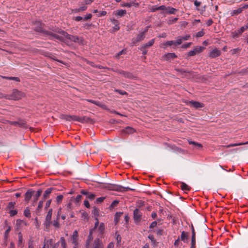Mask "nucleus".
Masks as SVG:
<instances>
[{
    "mask_svg": "<svg viewBox=\"0 0 248 248\" xmlns=\"http://www.w3.org/2000/svg\"><path fill=\"white\" fill-rule=\"evenodd\" d=\"M51 202V200H48L46 202V205H45V209H46L47 208H48L50 206Z\"/></svg>",
    "mask_w": 248,
    "mask_h": 248,
    "instance_id": "nucleus-63",
    "label": "nucleus"
},
{
    "mask_svg": "<svg viewBox=\"0 0 248 248\" xmlns=\"http://www.w3.org/2000/svg\"><path fill=\"white\" fill-rule=\"evenodd\" d=\"M183 41L181 39V38L180 37H178V38L177 39V40L174 42V45H179L182 44Z\"/></svg>",
    "mask_w": 248,
    "mask_h": 248,
    "instance_id": "nucleus-48",
    "label": "nucleus"
},
{
    "mask_svg": "<svg viewBox=\"0 0 248 248\" xmlns=\"http://www.w3.org/2000/svg\"><path fill=\"white\" fill-rule=\"evenodd\" d=\"M92 213L93 214L95 218H98V217L99 216V209L94 207L92 210Z\"/></svg>",
    "mask_w": 248,
    "mask_h": 248,
    "instance_id": "nucleus-29",
    "label": "nucleus"
},
{
    "mask_svg": "<svg viewBox=\"0 0 248 248\" xmlns=\"http://www.w3.org/2000/svg\"><path fill=\"white\" fill-rule=\"evenodd\" d=\"M92 17V15L91 14H88L83 18L84 20H87L88 19H90Z\"/></svg>",
    "mask_w": 248,
    "mask_h": 248,
    "instance_id": "nucleus-53",
    "label": "nucleus"
},
{
    "mask_svg": "<svg viewBox=\"0 0 248 248\" xmlns=\"http://www.w3.org/2000/svg\"><path fill=\"white\" fill-rule=\"evenodd\" d=\"M74 19L76 21H80L82 20H83V18L80 16H77L74 18Z\"/></svg>",
    "mask_w": 248,
    "mask_h": 248,
    "instance_id": "nucleus-62",
    "label": "nucleus"
},
{
    "mask_svg": "<svg viewBox=\"0 0 248 248\" xmlns=\"http://www.w3.org/2000/svg\"><path fill=\"white\" fill-rule=\"evenodd\" d=\"M87 198L91 200H93L95 198V195L89 192L87 196Z\"/></svg>",
    "mask_w": 248,
    "mask_h": 248,
    "instance_id": "nucleus-54",
    "label": "nucleus"
},
{
    "mask_svg": "<svg viewBox=\"0 0 248 248\" xmlns=\"http://www.w3.org/2000/svg\"><path fill=\"white\" fill-rule=\"evenodd\" d=\"M178 18H177V17L171 18L169 20L168 23L169 24H171L172 23L176 22L178 20Z\"/></svg>",
    "mask_w": 248,
    "mask_h": 248,
    "instance_id": "nucleus-42",
    "label": "nucleus"
},
{
    "mask_svg": "<svg viewBox=\"0 0 248 248\" xmlns=\"http://www.w3.org/2000/svg\"><path fill=\"white\" fill-rule=\"evenodd\" d=\"M157 225V222L156 221H154L151 223L150 224L149 228L150 229H153Z\"/></svg>",
    "mask_w": 248,
    "mask_h": 248,
    "instance_id": "nucleus-60",
    "label": "nucleus"
},
{
    "mask_svg": "<svg viewBox=\"0 0 248 248\" xmlns=\"http://www.w3.org/2000/svg\"><path fill=\"white\" fill-rule=\"evenodd\" d=\"M34 192L32 189L28 190L25 194V201L28 202L31 199Z\"/></svg>",
    "mask_w": 248,
    "mask_h": 248,
    "instance_id": "nucleus-12",
    "label": "nucleus"
},
{
    "mask_svg": "<svg viewBox=\"0 0 248 248\" xmlns=\"http://www.w3.org/2000/svg\"><path fill=\"white\" fill-rule=\"evenodd\" d=\"M204 47L202 46H196L192 50H190L188 53V57L194 56L201 52Z\"/></svg>",
    "mask_w": 248,
    "mask_h": 248,
    "instance_id": "nucleus-6",
    "label": "nucleus"
},
{
    "mask_svg": "<svg viewBox=\"0 0 248 248\" xmlns=\"http://www.w3.org/2000/svg\"><path fill=\"white\" fill-rule=\"evenodd\" d=\"M142 214L139 208H136L133 211V219L136 224H138L141 219Z\"/></svg>",
    "mask_w": 248,
    "mask_h": 248,
    "instance_id": "nucleus-4",
    "label": "nucleus"
},
{
    "mask_svg": "<svg viewBox=\"0 0 248 248\" xmlns=\"http://www.w3.org/2000/svg\"><path fill=\"white\" fill-rule=\"evenodd\" d=\"M54 189H55V188L54 187H50V188H47L45 190V191L43 194V198L44 199H46Z\"/></svg>",
    "mask_w": 248,
    "mask_h": 248,
    "instance_id": "nucleus-16",
    "label": "nucleus"
},
{
    "mask_svg": "<svg viewBox=\"0 0 248 248\" xmlns=\"http://www.w3.org/2000/svg\"><path fill=\"white\" fill-rule=\"evenodd\" d=\"M24 93L16 89H14L10 94L6 95L5 97L9 100H19L24 96Z\"/></svg>",
    "mask_w": 248,
    "mask_h": 248,
    "instance_id": "nucleus-3",
    "label": "nucleus"
},
{
    "mask_svg": "<svg viewBox=\"0 0 248 248\" xmlns=\"http://www.w3.org/2000/svg\"><path fill=\"white\" fill-rule=\"evenodd\" d=\"M63 196L62 195H60L57 196L56 201L58 202H61L63 199Z\"/></svg>",
    "mask_w": 248,
    "mask_h": 248,
    "instance_id": "nucleus-55",
    "label": "nucleus"
},
{
    "mask_svg": "<svg viewBox=\"0 0 248 248\" xmlns=\"http://www.w3.org/2000/svg\"><path fill=\"white\" fill-rule=\"evenodd\" d=\"M181 187L182 189L183 190L188 191L190 190V187H189V186L184 183H182Z\"/></svg>",
    "mask_w": 248,
    "mask_h": 248,
    "instance_id": "nucleus-33",
    "label": "nucleus"
},
{
    "mask_svg": "<svg viewBox=\"0 0 248 248\" xmlns=\"http://www.w3.org/2000/svg\"><path fill=\"white\" fill-rule=\"evenodd\" d=\"M188 142L190 144H192V145H194L197 148H200L202 147V145L201 144L197 143L196 142L193 141H188Z\"/></svg>",
    "mask_w": 248,
    "mask_h": 248,
    "instance_id": "nucleus-32",
    "label": "nucleus"
},
{
    "mask_svg": "<svg viewBox=\"0 0 248 248\" xmlns=\"http://www.w3.org/2000/svg\"><path fill=\"white\" fill-rule=\"evenodd\" d=\"M243 11V8L240 7L238 8L237 9L232 10L231 13V15L232 16L238 15L242 13Z\"/></svg>",
    "mask_w": 248,
    "mask_h": 248,
    "instance_id": "nucleus-24",
    "label": "nucleus"
},
{
    "mask_svg": "<svg viewBox=\"0 0 248 248\" xmlns=\"http://www.w3.org/2000/svg\"><path fill=\"white\" fill-rule=\"evenodd\" d=\"M165 59L167 61L174 59L177 57V56L174 53H168L164 55Z\"/></svg>",
    "mask_w": 248,
    "mask_h": 248,
    "instance_id": "nucleus-17",
    "label": "nucleus"
},
{
    "mask_svg": "<svg viewBox=\"0 0 248 248\" xmlns=\"http://www.w3.org/2000/svg\"><path fill=\"white\" fill-rule=\"evenodd\" d=\"M168 10L167 11V13L170 14H175V12L177 11V10L174 8L168 7Z\"/></svg>",
    "mask_w": 248,
    "mask_h": 248,
    "instance_id": "nucleus-37",
    "label": "nucleus"
},
{
    "mask_svg": "<svg viewBox=\"0 0 248 248\" xmlns=\"http://www.w3.org/2000/svg\"><path fill=\"white\" fill-rule=\"evenodd\" d=\"M115 92L119 93L120 94H122V95H125V94H127V93L126 92H125L124 91L115 90Z\"/></svg>",
    "mask_w": 248,
    "mask_h": 248,
    "instance_id": "nucleus-61",
    "label": "nucleus"
},
{
    "mask_svg": "<svg viewBox=\"0 0 248 248\" xmlns=\"http://www.w3.org/2000/svg\"><path fill=\"white\" fill-rule=\"evenodd\" d=\"M204 34V32L203 31V30L198 31L196 34V37H197V38H199V37H202V36H203Z\"/></svg>",
    "mask_w": 248,
    "mask_h": 248,
    "instance_id": "nucleus-41",
    "label": "nucleus"
},
{
    "mask_svg": "<svg viewBox=\"0 0 248 248\" xmlns=\"http://www.w3.org/2000/svg\"><path fill=\"white\" fill-rule=\"evenodd\" d=\"M53 225L55 226V227H59V223L58 221V218L56 220H54L53 222Z\"/></svg>",
    "mask_w": 248,
    "mask_h": 248,
    "instance_id": "nucleus-59",
    "label": "nucleus"
},
{
    "mask_svg": "<svg viewBox=\"0 0 248 248\" xmlns=\"http://www.w3.org/2000/svg\"><path fill=\"white\" fill-rule=\"evenodd\" d=\"M43 201H40L38 203V205L37 210H39L40 209H41L43 207Z\"/></svg>",
    "mask_w": 248,
    "mask_h": 248,
    "instance_id": "nucleus-64",
    "label": "nucleus"
},
{
    "mask_svg": "<svg viewBox=\"0 0 248 248\" xmlns=\"http://www.w3.org/2000/svg\"><path fill=\"white\" fill-rule=\"evenodd\" d=\"M78 232L77 230L74 231L72 236L71 237V241L72 243L74 245V247H78Z\"/></svg>",
    "mask_w": 248,
    "mask_h": 248,
    "instance_id": "nucleus-10",
    "label": "nucleus"
},
{
    "mask_svg": "<svg viewBox=\"0 0 248 248\" xmlns=\"http://www.w3.org/2000/svg\"><path fill=\"white\" fill-rule=\"evenodd\" d=\"M105 231V225L104 223L101 222L99 224L98 228V232L100 234H103Z\"/></svg>",
    "mask_w": 248,
    "mask_h": 248,
    "instance_id": "nucleus-21",
    "label": "nucleus"
},
{
    "mask_svg": "<svg viewBox=\"0 0 248 248\" xmlns=\"http://www.w3.org/2000/svg\"><path fill=\"white\" fill-rule=\"evenodd\" d=\"M183 41L187 40L190 38V35L186 34L184 36H180Z\"/></svg>",
    "mask_w": 248,
    "mask_h": 248,
    "instance_id": "nucleus-57",
    "label": "nucleus"
},
{
    "mask_svg": "<svg viewBox=\"0 0 248 248\" xmlns=\"http://www.w3.org/2000/svg\"><path fill=\"white\" fill-rule=\"evenodd\" d=\"M71 120L81 122V118L76 116H72Z\"/></svg>",
    "mask_w": 248,
    "mask_h": 248,
    "instance_id": "nucleus-50",
    "label": "nucleus"
},
{
    "mask_svg": "<svg viewBox=\"0 0 248 248\" xmlns=\"http://www.w3.org/2000/svg\"><path fill=\"white\" fill-rule=\"evenodd\" d=\"M189 104L191 105L195 108H200L204 107L203 104L198 101H190Z\"/></svg>",
    "mask_w": 248,
    "mask_h": 248,
    "instance_id": "nucleus-11",
    "label": "nucleus"
},
{
    "mask_svg": "<svg viewBox=\"0 0 248 248\" xmlns=\"http://www.w3.org/2000/svg\"><path fill=\"white\" fill-rule=\"evenodd\" d=\"M187 239L188 236L187 233L185 232L184 231H183L181 235V240L184 242H187Z\"/></svg>",
    "mask_w": 248,
    "mask_h": 248,
    "instance_id": "nucleus-25",
    "label": "nucleus"
},
{
    "mask_svg": "<svg viewBox=\"0 0 248 248\" xmlns=\"http://www.w3.org/2000/svg\"><path fill=\"white\" fill-rule=\"evenodd\" d=\"M248 144V141L246 142H240V143H234V144H230L226 146L227 148H230L232 147H234L237 146H240L242 145H245Z\"/></svg>",
    "mask_w": 248,
    "mask_h": 248,
    "instance_id": "nucleus-26",
    "label": "nucleus"
},
{
    "mask_svg": "<svg viewBox=\"0 0 248 248\" xmlns=\"http://www.w3.org/2000/svg\"><path fill=\"white\" fill-rule=\"evenodd\" d=\"M126 10L121 9L118 10L116 15L120 16H123L126 14Z\"/></svg>",
    "mask_w": 248,
    "mask_h": 248,
    "instance_id": "nucleus-30",
    "label": "nucleus"
},
{
    "mask_svg": "<svg viewBox=\"0 0 248 248\" xmlns=\"http://www.w3.org/2000/svg\"><path fill=\"white\" fill-rule=\"evenodd\" d=\"M81 198H82V196L80 195H78L76 198H74V202H76V203H78L81 199Z\"/></svg>",
    "mask_w": 248,
    "mask_h": 248,
    "instance_id": "nucleus-46",
    "label": "nucleus"
},
{
    "mask_svg": "<svg viewBox=\"0 0 248 248\" xmlns=\"http://www.w3.org/2000/svg\"><path fill=\"white\" fill-rule=\"evenodd\" d=\"M91 248H104L102 240L99 238H96L92 244Z\"/></svg>",
    "mask_w": 248,
    "mask_h": 248,
    "instance_id": "nucleus-8",
    "label": "nucleus"
},
{
    "mask_svg": "<svg viewBox=\"0 0 248 248\" xmlns=\"http://www.w3.org/2000/svg\"><path fill=\"white\" fill-rule=\"evenodd\" d=\"M104 199H105V197H103L98 198L96 200V202L97 203H101L104 201Z\"/></svg>",
    "mask_w": 248,
    "mask_h": 248,
    "instance_id": "nucleus-56",
    "label": "nucleus"
},
{
    "mask_svg": "<svg viewBox=\"0 0 248 248\" xmlns=\"http://www.w3.org/2000/svg\"><path fill=\"white\" fill-rule=\"evenodd\" d=\"M16 204L15 202H9L7 206V209L9 211L14 209L15 205Z\"/></svg>",
    "mask_w": 248,
    "mask_h": 248,
    "instance_id": "nucleus-28",
    "label": "nucleus"
},
{
    "mask_svg": "<svg viewBox=\"0 0 248 248\" xmlns=\"http://www.w3.org/2000/svg\"><path fill=\"white\" fill-rule=\"evenodd\" d=\"M24 215L27 217H31V213L29 207H26L24 211Z\"/></svg>",
    "mask_w": 248,
    "mask_h": 248,
    "instance_id": "nucleus-31",
    "label": "nucleus"
},
{
    "mask_svg": "<svg viewBox=\"0 0 248 248\" xmlns=\"http://www.w3.org/2000/svg\"><path fill=\"white\" fill-rule=\"evenodd\" d=\"M117 190L120 191H127L128 190L134 191L135 189L131 188L129 187H124L121 186H118Z\"/></svg>",
    "mask_w": 248,
    "mask_h": 248,
    "instance_id": "nucleus-19",
    "label": "nucleus"
},
{
    "mask_svg": "<svg viewBox=\"0 0 248 248\" xmlns=\"http://www.w3.org/2000/svg\"><path fill=\"white\" fill-rule=\"evenodd\" d=\"M10 124L12 125H18L20 127L24 126L25 124V123L24 121H20V122L11 121L10 122Z\"/></svg>",
    "mask_w": 248,
    "mask_h": 248,
    "instance_id": "nucleus-20",
    "label": "nucleus"
},
{
    "mask_svg": "<svg viewBox=\"0 0 248 248\" xmlns=\"http://www.w3.org/2000/svg\"><path fill=\"white\" fill-rule=\"evenodd\" d=\"M43 24L40 21H35L34 23V29L35 31L42 33L43 34L49 37L50 39H56L58 40H62V36L52 32L51 31H46L43 28Z\"/></svg>",
    "mask_w": 248,
    "mask_h": 248,
    "instance_id": "nucleus-1",
    "label": "nucleus"
},
{
    "mask_svg": "<svg viewBox=\"0 0 248 248\" xmlns=\"http://www.w3.org/2000/svg\"><path fill=\"white\" fill-rule=\"evenodd\" d=\"M196 244V236H192L191 237V245H192V247L195 246Z\"/></svg>",
    "mask_w": 248,
    "mask_h": 248,
    "instance_id": "nucleus-58",
    "label": "nucleus"
},
{
    "mask_svg": "<svg viewBox=\"0 0 248 248\" xmlns=\"http://www.w3.org/2000/svg\"><path fill=\"white\" fill-rule=\"evenodd\" d=\"M220 54V51L217 48H215L210 52L209 56L211 58H214L219 56Z\"/></svg>",
    "mask_w": 248,
    "mask_h": 248,
    "instance_id": "nucleus-13",
    "label": "nucleus"
},
{
    "mask_svg": "<svg viewBox=\"0 0 248 248\" xmlns=\"http://www.w3.org/2000/svg\"><path fill=\"white\" fill-rule=\"evenodd\" d=\"M133 4V2L132 3H128V2H123L121 4V6L122 7H130Z\"/></svg>",
    "mask_w": 248,
    "mask_h": 248,
    "instance_id": "nucleus-45",
    "label": "nucleus"
},
{
    "mask_svg": "<svg viewBox=\"0 0 248 248\" xmlns=\"http://www.w3.org/2000/svg\"><path fill=\"white\" fill-rule=\"evenodd\" d=\"M92 233H93L92 230H91L90 232L89 235H88V240H87V242H86V246L87 248L89 247V244H90V241L92 239Z\"/></svg>",
    "mask_w": 248,
    "mask_h": 248,
    "instance_id": "nucleus-35",
    "label": "nucleus"
},
{
    "mask_svg": "<svg viewBox=\"0 0 248 248\" xmlns=\"http://www.w3.org/2000/svg\"><path fill=\"white\" fill-rule=\"evenodd\" d=\"M176 70L177 72L182 74V75H184L185 73H190L191 72V71H186V70H184L182 69H176Z\"/></svg>",
    "mask_w": 248,
    "mask_h": 248,
    "instance_id": "nucleus-43",
    "label": "nucleus"
},
{
    "mask_svg": "<svg viewBox=\"0 0 248 248\" xmlns=\"http://www.w3.org/2000/svg\"><path fill=\"white\" fill-rule=\"evenodd\" d=\"M58 32L60 34L58 35L60 36H62V39L59 40L60 41H64V39L65 38L75 43H78L79 44L82 43L83 39L82 38H79L77 36L68 34L67 32L61 30H59Z\"/></svg>",
    "mask_w": 248,
    "mask_h": 248,
    "instance_id": "nucleus-2",
    "label": "nucleus"
},
{
    "mask_svg": "<svg viewBox=\"0 0 248 248\" xmlns=\"http://www.w3.org/2000/svg\"><path fill=\"white\" fill-rule=\"evenodd\" d=\"M87 101H88L91 103H93V104H95L96 106L102 107V103L99 101H96L93 100L92 99H88Z\"/></svg>",
    "mask_w": 248,
    "mask_h": 248,
    "instance_id": "nucleus-34",
    "label": "nucleus"
},
{
    "mask_svg": "<svg viewBox=\"0 0 248 248\" xmlns=\"http://www.w3.org/2000/svg\"><path fill=\"white\" fill-rule=\"evenodd\" d=\"M123 214L122 212H116L115 215V220L117 222L118 221V218L120 216Z\"/></svg>",
    "mask_w": 248,
    "mask_h": 248,
    "instance_id": "nucleus-47",
    "label": "nucleus"
},
{
    "mask_svg": "<svg viewBox=\"0 0 248 248\" xmlns=\"http://www.w3.org/2000/svg\"><path fill=\"white\" fill-rule=\"evenodd\" d=\"M87 7L85 5L82 6L78 8H75L72 10V13H78L87 9Z\"/></svg>",
    "mask_w": 248,
    "mask_h": 248,
    "instance_id": "nucleus-14",
    "label": "nucleus"
},
{
    "mask_svg": "<svg viewBox=\"0 0 248 248\" xmlns=\"http://www.w3.org/2000/svg\"><path fill=\"white\" fill-rule=\"evenodd\" d=\"M248 28V26H243L240 29L237 30V32H238V34H239L240 35L246 29Z\"/></svg>",
    "mask_w": 248,
    "mask_h": 248,
    "instance_id": "nucleus-38",
    "label": "nucleus"
},
{
    "mask_svg": "<svg viewBox=\"0 0 248 248\" xmlns=\"http://www.w3.org/2000/svg\"><path fill=\"white\" fill-rule=\"evenodd\" d=\"M113 22L114 24H115V29L116 30H118L120 29V27L119 26L118 22L117 20H115L114 19H113Z\"/></svg>",
    "mask_w": 248,
    "mask_h": 248,
    "instance_id": "nucleus-52",
    "label": "nucleus"
},
{
    "mask_svg": "<svg viewBox=\"0 0 248 248\" xmlns=\"http://www.w3.org/2000/svg\"><path fill=\"white\" fill-rule=\"evenodd\" d=\"M119 203V201L117 200H115L112 202L110 206H109V209L110 210H112L114 207L116 206Z\"/></svg>",
    "mask_w": 248,
    "mask_h": 248,
    "instance_id": "nucleus-36",
    "label": "nucleus"
},
{
    "mask_svg": "<svg viewBox=\"0 0 248 248\" xmlns=\"http://www.w3.org/2000/svg\"><path fill=\"white\" fill-rule=\"evenodd\" d=\"M71 120L81 122V118L76 116H72Z\"/></svg>",
    "mask_w": 248,
    "mask_h": 248,
    "instance_id": "nucleus-49",
    "label": "nucleus"
},
{
    "mask_svg": "<svg viewBox=\"0 0 248 248\" xmlns=\"http://www.w3.org/2000/svg\"><path fill=\"white\" fill-rule=\"evenodd\" d=\"M18 246L20 248H23L24 247L23 244V237L22 235L21 232H19L18 234Z\"/></svg>",
    "mask_w": 248,
    "mask_h": 248,
    "instance_id": "nucleus-18",
    "label": "nucleus"
},
{
    "mask_svg": "<svg viewBox=\"0 0 248 248\" xmlns=\"http://www.w3.org/2000/svg\"><path fill=\"white\" fill-rule=\"evenodd\" d=\"M52 214V209H50L46 217L44 223V225L46 227V229H49L50 225L51 223V217Z\"/></svg>",
    "mask_w": 248,
    "mask_h": 248,
    "instance_id": "nucleus-5",
    "label": "nucleus"
},
{
    "mask_svg": "<svg viewBox=\"0 0 248 248\" xmlns=\"http://www.w3.org/2000/svg\"><path fill=\"white\" fill-rule=\"evenodd\" d=\"M28 248H34V242L31 239H30L28 241Z\"/></svg>",
    "mask_w": 248,
    "mask_h": 248,
    "instance_id": "nucleus-39",
    "label": "nucleus"
},
{
    "mask_svg": "<svg viewBox=\"0 0 248 248\" xmlns=\"http://www.w3.org/2000/svg\"><path fill=\"white\" fill-rule=\"evenodd\" d=\"M134 132V129L129 126H127L123 129V132L126 134H132Z\"/></svg>",
    "mask_w": 248,
    "mask_h": 248,
    "instance_id": "nucleus-22",
    "label": "nucleus"
},
{
    "mask_svg": "<svg viewBox=\"0 0 248 248\" xmlns=\"http://www.w3.org/2000/svg\"><path fill=\"white\" fill-rule=\"evenodd\" d=\"M42 193V190L41 189H39L37 192H36L34 197V202H36L38 200V198L41 196Z\"/></svg>",
    "mask_w": 248,
    "mask_h": 248,
    "instance_id": "nucleus-27",
    "label": "nucleus"
},
{
    "mask_svg": "<svg viewBox=\"0 0 248 248\" xmlns=\"http://www.w3.org/2000/svg\"><path fill=\"white\" fill-rule=\"evenodd\" d=\"M120 73L125 78H134V76L132 74L126 71H122Z\"/></svg>",
    "mask_w": 248,
    "mask_h": 248,
    "instance_id": "nucleus-23",
    "label": "nucleus"
},
{
    "mask_svg": "<svg viewBox=\"0 0 248 248\" xmlns=\"http://www.w3.org/2000/svg\"><path fill=\"white\" fill-rule=\"evenodd\" d=\"M6 228V230L4 234V241L5 245H7V240L9 236V233L11 230V227L10 226L7 225V222L5 221V226L4 227Z\"/></svg>",
    "mask_w": 248,
    "mask_h": 248,
    "instance_id": "nucleus-7",
    "label": "nucleus"
},
{
    "mask_svg": "<svg viewBox=\"0 0 248 248\" xmlns=\"http://www.w3.org/2000/svg\"><path fill=\"white\" fill-rule=\"evenodd\" d=\"M60 241H61V246L62 247V248H66V243H65L64 238L63 237H61Z\"/></svg>",
    "mask_w": 248,
    "mask_h": 248,
    "instance_id": "nucleus-40",
    "label": "nucleus"
},
{
    "mask_svg": "<svg viewBox=\"0 0 248 248\" xmlns=\"http://www.w3.org/2000/svg\"><path fill=\"white\" fill-rule=\"evenodd\" d=\"M154 43H155V39H152L150 41H149L148 43L143 44V46L140 47V49L141 50H142V49H143V48H145L146 47H150V46H153V44H154Z\"/></svg>",
    "mask_w": 248,
    "mask_h": 248,
    "instance_id": "nucleus-15",
    "label": "nucleus"
},
{
    "mask_svg": "<svg viewBox=\"0 0 248 248\" xmlns=\"http://www.w3.org/2000/svg\"><path fill=\"white\" fill-rule=\"evenodd\" d=\"M174 44V41H168L163 44L164 46H170Z\"/></svg>",
    "mask_w": 248,
    "mask_h": 248,
    "instance_id": "nucleus-44",
    "label": "nucleus"
},
{
    "mask_svg": "<svg viewBox=\"0 0 248 248\" xmlns=\"http://www.w3.org/2000/svg\"><path fill=\"white\" fill-rule=\"evenodd\" d=\"M145 38V34H144V32H142V31L140 32L139 34H138L137 36V37L135 38H133L132 39V43L133 44H135L137 43L138 42L141 41L143 40Z\"/></svg>",
    "mask_w": 248,
    "mask_h": 248,
    "instance_id": "nucleus-9",
    "label": "nucleus"
},
{
    "mask_svg": "<svg viewBox=\"0 0 248 248\" xmlns=\"http://www.w3.org/2000/svg\"><path fill=\"white\" fill-rule=\"evenodd\" d=\"M11 216H14L17 213V211L16 210L12 209L9 212Z\"/></svg>",
    "mask_w": 248,
    "mask_h": 248,
    "instance_id": "nucleus-51",
    "label": "nucleus"
}]
</instances>
